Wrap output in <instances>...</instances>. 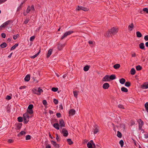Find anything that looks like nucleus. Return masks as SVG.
<instances>
[{
    "label": "nucleus",
    "instance_id": "61",
    "mask_svg": "<svg viewBox=\"0 0 148 148\" xmlns=\"http://www.w3.org/2000/svg\"><path fill=\"white\" fill-rule=\"evenodd\" d=\"M31 10L32 11H34L35 9L34 6L33 5H32L31 7Z\"/></svg>",
    "mask_w": 148,
    "mask_h": 148
},
{
    "label": "nucleus",
    "instance_id": "20",
    "mask_svg": "<svg viewBox=\"0 0 148 148\" xmlns=\"http://www.w3.org/2000/svg\"><path fill=\"white\" fill-rule=\"evenodd\" d=\"M138 122V126H143L144 125V122L143 121L140 119H139Z\"/></svg>",
    "mask_w": 148,
    "mask_h": 148
},
{
    "label": "nucleus",
    "instance_id": "52",
    "mask_svg": "<svg viewBox=\"0 0 148 148\" xmlns=\"http://www.w3.org/2000/svg\"><path fill=\"white\" fill-rule=\"evenodd\" d=\"M42 103L45 106V105H47V101L45 100H44L42 101Z\"/></svg>",
    "mask_w": 148,
    "mask_h": 148
},
{
    "label": "nucleus",
    "instance_id": "34",
    "mask_svg": "<svg viewBox=\"0 0 148 148\" xmlns=\"http://www.w3.org/2000/svg\"><path fill=\"white\" fill-rule=\"evenodd\" d=\"M136 69L137 71H139L142 70V68L140 65H138L136 66Z\"/></svg>",
    "mask_w": 148,
    "mask_h": 148
},
{
    "label": "nucleus",
    "instance_id": "7",
    "mask_svg": "<svg viewBox=\"0 0 148 148\" xmlns=\"http://www.w3.org/2000/svg\"><path fill=\"white\" fill-rule=\"evenodd\" d=\"M22 125V124L21 123H16L15 124V128L16 130H20Z\"/></svg>",
    "mask_w": 148,
    "mask_h": 148
},
{
    "label": "nucleus",
    "instance_id": "55",
    "mask_svg": "<svg viewBox=\"0 0 148 148\" xmlns=\"http://www.w3.org/2000/svg\"><path fill=\"white\" fill-rule=\"evenodd\" d=\"M5 99H7L8 100H9L11 99H12V97L10 96L7 95L6 96Z\"/></svg>",
    "mask_w": 148,
    "mask_h": 148
},
{
    "label": "nucleus",
    "instance_id": "1",
    "mask_svg": "<svg viewBox=\"0 0 148 148\" xmlns=\"http://www.w3.org/2000/svg\"><path fill=\"white\" fill-rule=\"evenodd\" d=\"M116 30L117 29L114 27H113L108 30L106 34V36L109 37L110 36H112V35H114L118 32V31H116Z\"/></svg>",
    "mask_w": 148,
    "mask_h": 148
},
{
    "label": "nucleus",
    "instance_id": "13",
    "mask_svg": "<svg viewBox=\"0 0 148 148\" xmlns=\"http://www.w3.org/2000/svg\"><path fill=\"white\" fill-rule=\"evenodd\" d=\"M109 84L107 83H105L103 84V88L104 89H107L110 87Z\"/></svg>",
    "mask_w": 148,
    "mask_h": 148
},
{
    "label": "nucleus",
    "instance_id": "31",
    "mask_svg": "<svg viewBox=\"0 0 148 148\" xmlns=\"http://www.w3.org/2000/svg\"><path fill=\"white\" fill-rule=\"evenodd\" d=\"M68 143L69 145H71L73 143V142L72 141L71 139L70 138L67 139L66 140Z\"/></svg>",
    "mask_w": 148,
    "mask_h": 148
},
{
    "label": "nucleus",
    "instance_id": "30",
    "mask_svg": "<svg viewBox=\"0 0 148 148\" xmlns=\"http://www.w3.org/2000/svg\"><path fill=\"white\" fill-rule=\"evenodd\" d=\"M120 67V65L118 64H116L114 65L113 66V67L114 69H117L119 68Z\"/></svg>",
    "mask_w": 148,
    "mask_h": 148
},
{
    "label": "nucleus",
    "instance_id": "37",
    "mask_svg": "<svg viewBox=\"0 0 148 148\" xmlns=\"http://www.w3.org/2000/svg\"><path fill=\"white\" fill-rule=\"evenodd\" d=\"M117 136L119 138H121L122 137V134L119 131H118L117 132Z\"/></svg>",
    "mask_w": 148,
    "mask_h": 148
},
{
    "label": "nucleus",
    "instance_id": "43",
    "mask_svg": "<svg viewBox=\"0 0 148 148\" xmlns=\"http://www.w3.org/2000/svg\"><path fill=\"white\" fill-rule=\"evenodd\" d=\"M17 120L19 122H22L23 121V119L22 117L19 116L18 117Z\"/></svg>",
    "mask_w": 148,
    "mask_h": 148
},
{
    "label": "nucleus",
    "instance_id": "32",
    "mask_svg": "<svg viewBox=\"0 0 148 148\" xmlns=\"http://www.w3.org/2000/svg\"><path fill=\"white\" fill-rule=\"evenodd\" d=\"M121 90L123 92H127L128 91V89L124 87H122L121 89Z\"/></svg>",
    "mask_w": 148,
    "mask_h": 148
},
{
    "label": "nucleus",
    "instance_id": "25",
    "mask_svg": "<svg viewBox=\"0 0 148 148\" xmlns=\"http://www.w3.org/2000/svg\"><path fill=\"white\" fill-rule=\"evenodd\" d=\"M119 82L121 84H123L125 83V79L122 78L119 79Z\"/></svg>",
    "mask_w": 148,
    "mask_h": 148
},
{
    "label": "nucleus",
    "instance_id": "24",
    "mask_svg": "<svg viewBox=\"0 0 148 148\" xmlns=\"http://www.w3.org/2000/svg\"><path fill=\"white\" fill-rule=\"evenodd\" d=\"M7 44L6 42H4L0 45V47L2 48H4L7 46Z\"/></svg>",
    "mask_w": 148,
    "mask_h": 148
},
{
    "label": "nucleus",
    "instance_id": "40",
    "mask_svg": "<svg viewBox=\"0 0 148 148\" xmlns=\"http://www.w3.org/2000/svg\"><path fill=\"white\" fill-rule=\"evenodd\" d=\"M25 2V1H24V2H22V3L21 4H20V6L18 8H17V11H19L21 9V8L22 7V5Z\"/></svg>",
    "mask_w": 148,
    "mask_h": 148
},
{
    "label": "nucleus",
    "instance_id": "18",
    "mask_svg": "<svg viewBox=\"0 0 148 148\" xmlns=\"http://www.w3.org/2000/svg\"><path fill=\"white\" fill-rule=\"evenodd\" d=\"M30 79V75L28 74L24 78V80L26 82H28Z\"/></svg>",
    "mask_w": 148,
    "mask_h": 148
},
{
    "label": "nucleus",
    "instance_id": "57",
    "mask_svg": "<svg viewBox=\"0 0 148 148\" xmlns=\"http://www.w3.org/2000/svg\"><path fill=\"white\" fill-rule=\"evenodd\" d=\"M118 107L120 108H121V109H124V108L122 104H119V105H118Z\"/></svg>",
    "mask_w": 148,
    "mask_h": 148
},
{
    "label": "nucleus",
    "instance_id": "53",
    "mask_svg": "<svg viewBox=\"0 0 148 148\" xmlns=\"http://www.w3.org/2000/svg\"><path fill=\"white\" fill-rule=\"evenodd\" d=\"M14 140H13L11 139H9L8 140V143H12L14 142Z\"/></svg>",
    "mask_w": 148,
    "mask_h": 148
},
{
    "label": "nucleus",
    "instance_id": "62",
    "mask_svg": "<svg viewBox=\"0 0 148 148\" xmlns=\"http://www.w3.org/2000/svg\"><path fill=\"white\" fill-rule=\"evenodd\" d=\"M144 39L146 41H148V35H147L145 36L144 38Z\"/></svg>",
    "mask_w": 148,
    "mask_h": 148
},
{
    "label": "nucleus",
    "instance_id": "60",
    "mask_svg": "<svg viewBox=\"0 0 148 148\" xmlns=\"http://www.w3.org/2000/svg\"><path fill=\"white\" fill-rule=\"evenodd\" d=\"M139 127V130H140L143 131V133L144 132V130L143 129L142 126H138Z\"/></svg>",
    "mask_w": 148,
    "mask_h": 148
},
{
    "label": "nucleus",
    "instance_id": "56",
    "mask_svg": "<svg viewBox=\"0 0 148 148\" xmlns=\"http://www.w3.org/2000/svg\"><path fill=\"white\" fill-rule=\"evenodd\" d=\"M98 132V129L97 128H95L94 131V134H97Z\"/></svg>",
    "mask_w": 148,
    "mask_h": 148
},
{
    "label": "nucleus",
    "instance_id": "5",
    "mask_svg": "<svg viewBox=\"0 0 148 148\" xmlns=\"http://www.w3.org/2000/svg\"><path fill=\"white\" fill-rule=\"evenodd\" d=\"M73 31H69L65 33L64 35L61 38V40L63 39L64 38L66 37L67 36L71 34L74 33Z\"/></svg>",
    "mask_w": 148,
    "mask_h": 148
},
{
    "label": "nucleus",
    "instance_id": "21",
    "mask_svg": "<svg viewBox=\"0 0 148 148\" xmlns=\"http://www.w3.org/2000/svg\"><path fill=\"white\" fill-rule=\"evenodd\" d=\"M134 28L133 24L132 23L130 25H129L128 26V29L130 31H131Z\"/></svg>",
    "mask_w": 148,
    "mask_h": 148
},
{
    "label": "nucleus",
    "instance_id": "50",
    "mask_svg": "<svg viewBox=\"0 0 148 148\" xmlns=\"http://www.w3.org/2000/svg\"><path fill=\"white\" fill-rule=\"evenodd\" d=\"M53 102L56 105L58 103V101L55 99H54L53 100Z\"/></svg>",
    "mask_w": 148,
    "mask_h": 148
},
{
    "label": "nucleus",
    "instance_id": "6",
    "mask_svg": "<svg viewBox=\"0 0 148 148\" xmlns=\"http://www.w3.org/2000/svg\"><path fill=\"white\" fill-rule=\"evenodd\" d=\"M61 133L63 134V136L65 137H66L69 134L66 128H63Z\"/></svg>",
    "mask_w": 148,
    "mask_h": 148
},
{
    "label": "nucleus",
    "instance_id": "27",
    "mask_svg": "<svg viewBox=\"0 0 148 148\" xmlns=\"http://www.w3.org/2000/svg\"><path fill=\"white\" fill-rule=\"evenodd\" d=\"M79 92V91L77 90H75L73 91V93L74 97L77 98L78 96V92Z\"/></svg>",
    "mask_w": 148,
    "mask_h": 148
},
{
    "label": "nucleus",
    "instance_id": "19",
    "mask_svg": "<svg viewBox=\"0 0 148 148\" xmlns=\"http://www.w3.org/2000/svg\"><path fill=\"white\" fill-rule=\"evenodd\" d=\"M53 126L57 130H59V124L58 123H54L53 124Z\"/></svg>",
    "mask_w": 148,
    "mask_h": 148
},
{
    "label": "nucleus",
    "instance_id": "47",
    "mask_svg": "<svg viewBox=\"0 0 148 148\" xmlns=\"http://www.w3.org/2000/svg\"><path fill=\"white\" fill-rule=\"evenodd\" d=\"M31 136L30 135H28L25 136V139L27 140H30L31 138Z\"/></svg>",
    "mask_w": 148,
    "mask_h": 148
},
{
    "label": "nucleus",
    "instance_id": "41",
    "mask_svg": "<svg viewBox=\"0 0 148 148\" xmlns=\"http://www.w3.org/2000/svg\"><path fill=\"white\" fill-rule=\"evenodd\" d=\"M18 46V44H16L14 45V46L12 47L10 49V50H12L14 49L15 48Z\"/></svg>",
    "mask_w": 148,
    "mask_h": 148
},
{
    "label": "nucleus",
    "instance_id": "42",
    "mask_svg": "<svg viewBox=\"0 0 148 148\" xmlns=\"http://www.w3.org/2000/svg\"><path fill=\"white\" fill-rule=\"evenodd\" d=\"M145 107L146 111L148 112V102H146L145 105Z\"/></svg>",
    "mask_w": 148,
    "mask_h": 148
},
{
    "label": "nucleus",
    "instance_id": "3",
    "mask_svg": "<svg viewBox=\"0 0 148 148\" xmlns=\"http://www.w3.org/2000/svg\"><path fill=\"white\" fill-rule=\"evenodd\" d=\"M12 23V21L11 20H9L6 21L1 25V26H0V30L2 29L1 28L2 27L5 28L9 24H10V23Z\"/></svg>",
    "mask_w": 148,
    "mask_h": 148
},
{
    "label": "nucleus",
    "instance_id": "15",
    "mask_svg": "<svg viewBox=\"0 0 148 148\" xmlns=\"http://www.w3.org/2000/svg\"><path fill=\"white\" fill-rule=\"evenodd\" d=\"M53 51V49H50L48 51V52L47 54V58H49L52 54Z\"/></svg>",
    "mask_w": 148,
    "mask_h": 148
},
{
    "label": "nucleus",
    "instance_id": "46",
    "mask_svg": "<svg viewBox=\"0 0 148 148\" xmlns=\"http://www.w3.org/2000/svg\"><path fill=\"white\" fill-rule=\"evenodd\" d=\"M119 143L121 147H123L124 144L123 141L122 140H121L119 142Z\"/></svg>",
    "mask_w": 148,
    "mask_h": 148
},
{
    "label": "nucleus",
    "instance_id": "58",
    "mask_svg": "<svg viewBox=\"0 0 148 148\" xmlns=\"http://www.w3.org/2000/svg\"><path fill=\"white\" fill-rule=\"evenodd\" d=\"M1 37L3 38H5L6 37V34L5 33H2L1 34Z\"/></svg>",
    "mask_w": 148,
    "mask_h": 148
},
{
    "label": "nucleus",
    "instance_id": "9",
    "mask_svg": "<svg viewBox=\"0 0 148 148\" xmlns=\"http://www.w3.org/2000/svg\"><path fill=\"white\" fill-rule=\"evenodd\" d=\"M102 81L104 82L110 81L109 75H106L102 79Z\"/></svg>",
    "mask_w": 148,
    "mask_h": 148
},
{
    "label": "nucleus",
    "instance_id": "44",
    "mask_svg": "<svg viewBox=\"0 0 148 148\" xmlns=\"http://www.w3.org/2000/svg\"><path fill=\"white\" fill-rule=\"evenodd\" d=\"M51 90L53 91L56 92L58 90V88L53 87L51 88Z\"/></svg>",
    "mask_w": 148,
    "mask_h": 148
},
{
    "label": "nucleus",
    "instance_id": "16",
    "mask_svg": "<svg viewBox=\"0 0 148 148\" xmlns=\"http://www.w3.org/2000/svg\"><path fill=\"white\" fill-rule=\"evenodd\" d=\"M64 45L60 44H58V45L57 49L59 51L61 50L64 47Z\"/></svg>",
    "mask_w": 148,
    "mask_h": 148
},
{
    "label": "nucleus",
    "instance_id": "51",
    "mask_svg": "<svg viewBox=\"0 0 148 148\" xmlns=\"http://www.w3.org/2000/svg\"><path fill=\"white\" fill-rule=\"evenodd\" d=\"M143 10L144 12H146L147 14H148V8H144Z\"/></svg>",
    "mask_w": 148,
    "mask_h": 148
},
{
    "label": "nucleus",
    "instance_id": "59",
    "mask_svg": "<svg viewBox=\"0 0 148 148\" xmlns=\"http://www.w3.org/2000/svg\"><path fill=\"white\" fill-rule=\"evenodd\" d=\"M35 37L34 36H31L30 38V41H33Z\"/></svg>",
    "mask_w": 148,
    "mask_h": 148
},
{
    "label": "nucleus",
    "instance_id": "63",
    "mask_svg": "<svg viewBox=\"0 0 148 148\" xmlns=\"http://www.w3.org/2000/svg\"><path fill=\"white\" fill-rule=\"evenodd\" d=\"M145 138H148V133H147L146 134H144Z\"/></svg>",
    "mask_w": 148,
    "mask_h": 148
},
{
    "label": "nucleus",
    "instance_id": "48",
    "mask_svg": "<svg viewBox=\"0 0 148 148\" xmlns=\"http://www.w3.org/2000/svg\"><path fill=\"white\" fill-rule=\"evenodd\" d=\"M56 139L58 142H60V138L58 136V135L57 134H56Z\"/></svg>",
    "mask_w": 148,
    "mask_h": 148
},
{
    "label": "nucleus",
    "instance_id": "38",
    "mask_svg": "<svg viewBox=\"0 0 148 148\" xmlns=\"http://www.w3.org/2000/svg\"><path fill=\"white\" fill-rule=\"evenodd\" d=\"M125 86L127 87H129L131 86V83L130 82H127L125 83Z\"/></svg>",
    "mask_w": 148,
    "mask_h": 148
},
{
    "label": "nucleus",
    "instance_id": "39",
    "mask_svg": "<svg viewBox=\"0 0 148 148\" xmlns=\"http://www.w3.org/2000/svg\"><path fill=\"white\" fill-rule=\"evenodd\" d=\"M23 116L24 118L26 117L27 119H29V116L28 114V113L26 112L23 115Z\"/></svg>",
    "mask_w": 148,
    "mask_h": 148
},
{
    "label": "nucleus",
    "instance_id": "26",
    "mask_svg": "<svg viewBox=\"0 0 148 148\" xmlns=\"http://www.w3.org/2000/svg\"><path fill=\"white\" fill-rule=\"evenodd\" d=\"M90 66L86 65L84 68V70L85 71H88L90 68Z\"/></svg>",
    "mask_w": 148,
    "mask_h": 148
},
{
    "label": "nucleus",
    "instance_id": "8",
    "mask_svg": "<svg viewBox=\"0 0 148 148\" xmlns=\"http://www.w3.org/2000/svg\"><path fill=\"white\" fill-rule=\"evenodd\" d=\"M141 88L143 89L148 88V82H146L141 85Z\"/></svg>",
    "mask_w": 148,
    "mask_h": 148
},
{
    "label": "nucleus",
    "instance_id": "11",
    "mask_svg": "<svg viewBox=\"0 0 148 148\" xmlns=\"http://www.w3.org/2000/svg\"><path fill=\"white\" fill-rule=\"evenodd\" d=\"M51 143L53 144L55 148H59L60 146L59 144H57L56 142L53 140H51Z\"/></svg>",
    "mask_w": 148,
    "mask_h": 148
},
{
    "label": "nucleus",
    "instance_id": "2",
    "mask_svg": "<svg viewBox=\"0 0 148 148\" xmlns=\"http://www.w3.org/2000/svg\"><path fill=\"white\" fill-rule=\"evenodd\" d=\"M32 91L34 94L40 95L41 93L43 92V90L40 87H36L33 88L32 90Z\"/></svg>",
    "mask_w": 148,
    "mask_h": 148
},
{
    "label": "nucleus",
    "instance_id": "22",
    "mask_svg": "<svg viewBox=\"0 0 148 148\" xmlns=\"http://www.w3.org/2000/svg\"><path fill=\"white\" fill-rule=\"evenodd\" d=\"M109 77L110 81L115 79L116 78V76L114 75H112L110 76L109 75Z\"/></svg>",
    "mask_w": 148,
    "mask_h": 148
},
{
    "label": "nucleus",
    "instance_id": "14",
    "mask_svg": "<svg viewBox=\"0 0 148 148\" xmlns=\"http://www.w3.org/2000/svg\"><path fill=\"white\" fill-rule=\"evenodd\" d=\"M78 9H77V10H84L85 11H88V9L86 8L83 7L82 6L80 7L79 6H78Z\"/></svg>",
    "mask_w": 148,
    "mask_h": 148
},
{
    "label": "nucleus",
    "instance_id": "45",
    "mask_svg": "<svg viewBox=\"0 0 148 148\" xmlns=\"http://www.w3.org/2000/svg\"><path fill=\"white\" fill-rule=\"evenodd\" d=\"M31 10V7H30L29 6L27 9V10H26V13H29L30 12V11Z\"/></svg>",
    "mask_w": 148,
    "mask_h": 148
},
{
    "label": "nucleus",
    "instance_id": "36",
    "mask_svg": "<svg viewBox=\"0 0 148 148\" xmlns=\"http://www.w3.org/2000/svg\"><path fill=\"white\" fill-rule=\"evenodd\" d=\"M29 119H27L26 117L24 118V124H26L29 121Z\"/></svg>",
    "mask_w": 148,
    "mask_h": 148
},
{
    "label": "nucleus",
    "instance_id": "23",
    "mask_svg": "<svg viewBox=\"0 0 148 148\" xmlns=\"http://www.w3.org/2000/svg\"><path fill=\"white\" fill-rule=\"evenodd\" d=\"M26 133V132L23 131H21L20 133L18 134L17 136L18 137H20L21 136H22L23 135L25 134Z\"/></svg>",
    "mask_w": 148,
    "mask_h": 148
},
{
    "label": "nucleus",
    "instance_id": "28",
    "mask_svg": "<svg viewBox=\"0 0 148 148\" xmlns=\"http://www.w3.org/2000/svg\"><path fill=\"white\" fill-rule=\"evenodd\" d=\"M136 36L138 38H140L142 36L141 33L139 31H137L136 32Z\"/></svg>",
    "mask_w": 148,
    "mask_h": 148
},
{
    "label": "nucleus",
    "instance_id": "35",
    "mask_svg": "<svg viewBox=\"0 0 148 148\" xmlns=\"http://www.w3.org/2000/svg\"><path fill=\"white\" fill-rule=\"evenodd\" d=\"M87 146L88 148H93L92 144L90 142L87 143Z\"/></svg>",
    "mask_w": 148,
    "mask_h": 148
},
{
    "label": "nucleus",
    "instance_id": "4",
    "mask_svg": "<svg viewBox=\"0 0 148 148\" xmlns=\"http://www.w3.org/2000/svg\"><path fill=\"white\" fill-rule=\"evenodd\" d=\"M33 107L34 106L33 104H30L29 105L27 110V113L30 114H33L34 113V111L33 110Z\"/></svg>",
    "mask_w": 148,
    "mask_h": 148
},
{
    "label": "nucleus",
    "instance_id": "54",
    "mask_svg": "<svg viewBox=\"0 0 148 148\" xmlns=\"http://www.w3.org/2000/svg\"><path fill=\"white\" fill-rule=\"evenodd\" d=\"M56 115L58 118H60L61 116V114L60 113H57Z\"/></svg>",
    "mask_w": 148,
    "mask_h": 148
},
{
    "label": "nucleus",
    "instance_id": "12",
    "mask_svg": "<svg viewBox=\"0 0 148 148\" xmlns=\"http://www.w3.org/2000/svg\"><path fill=\"white\" fill-rule=\"evenodd\" d=\"M59 124L60 125V127H64L65 126V124L63 119H61L59 121Z\"/></svg>",
    "mask_w": 148,
    "mask_h": 148
},
{
    "label": "nucleus",
    "instance_id": "17",
    "mask_svg": "<svg viewBox=\"0 0 148 148\" xmlns=\"http://www.w3.org/2000/svg\"><path fill=\"white\" fill-rule=\"evenodd\" d=\"M139 47L140 49L143 50H145L144 44L143 43H141L140 44H139Z\"/></svg>",
    "mask_w": 148,
    "mask_h": 148
},
{
    "label": "nucleus",
    "instance_id": "10",
    "mask_svg": "<svg viewBox=\"0 0 148 148\" xmlns=\"http://www.w3.org/2000/svg\"><path fill=\"white\" fill-rule=\"evenodd\" d=\"M76 113V111L74 109H72L70 110L69 111V116H73Z\"/></svg>",
    "mask_w": 148,
    "mask_h": 148
},
{
    "label": "nucleus",
    "instance_id": "29",
    "mask_svg": "<svg viewBox=\"0 0 148 148\" xmlns=\"http://www.w3.org/2000/svg\"><path fill=\"white\" fill-rule=\"evenodd\" d=\"M40 48L39 50V51L35 55H34L31 57V58H32V59H34L40 53Z\"/></svg>",
    "mask_w": 148,
    "mask_h": 148
},
{
    "label": "nucleus",
    "instance_id": "49",
    "mask_svg": "<svg viewBox=\"0 0 148 148\" xmlns=\"http://www.w3.org/2000/svg\"><path fill=\"white\" fill-rule=\"evenodd\" d=\"M29 18H27L24 21V22H23V24H27L28 23V22H29Z\"/></svg>",
    "mask_w": 148,
    "mask_h": 148
},
{
    "label": "nucleus",
    "instance_id": "33",
    "mask_svg": "<svg viewBox=\"0 0 148 148\" xmlns=\"http://www.w3.org/2000/svg\"><path fill=\"white\" fill-rule=\"evenodd\" d=\"M136 73V71L134 68H132L130 71V74L132 75H134Z\"/></svg>",
    "mask_w": 148,
    "mask_h": 148
},
{
    "label": "nucleus",
    "instance_id": "64",
    "mask_svg": "<svg viewBox=\"0 0 148 148\" xmlns=\"http://www.w3.org/2000/svg\"><path fill=\"white\" fill-rule=\"evenodd\" d=\"M45 148H51V146L49 144H47L45 147Z\"/></svg>",
    "mask_w": 148,
    "mask_h": 148
}]
</instances>
